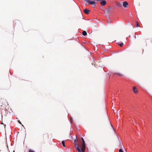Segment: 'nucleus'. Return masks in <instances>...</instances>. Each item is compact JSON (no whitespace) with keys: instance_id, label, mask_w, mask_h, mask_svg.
Returning <instances> with one entry per match:
<instances>
[{"instance_id":"1","label":"nucleus","mask_w":152,"mask_h":152,"mask_svg":"<svg viewBox=\"0 0 152 152\" xmlns=\"http://www.w3.org/2000/svg\"><path fill=\"white\" fill-rule=\"evenodd\" d=\"M85 1L86 2V3H88L89 4L92 5V7L94 8L95 6V4H96V3L94 1H91L90 0H83Z\"/></svg>"},{"instance_id":"2","label":"nucleus","mask_w":152,"mask_h":152,"mask_svg":"<svg viewBox=\"0 0 152 152\" xmlns=\"http://www.w3.org/2000/svg\"><path fill=\"white\" fill-rule=\"evenodd\" d=\"M81 140L83 141V145L82 146V151L83 152H84L85 150V148H86V145L85 144V141L83 137H81Z\"/></svg>"},{"instance_id":"3","label":"nucleus","mask_w":152,"mask_h":152,"mask_svg":"<svg viewBox=\"0 0 152 152\" xmlns=\"http://www.w3.org/2000/svg\"><path fill=\"white\" fill-rule=\"evenodd\" d=\"M100 3L101 5L104 6L106 4V1L104 0H101Z\"/></svg>"},{"instance_id":"4","label":"nucleus","mask_w":152,"mask_h":152,"mask_svg":"<svg viewBox=\"0 0 152 152\" xmlns=\"http://www.w3.org/2000/svg\"><path fill=\"white\" fill-rule=\"evenodd\" d=\"M132 90L134 93L136 94L138 92V89L136 86H134L133 87Z\"/></svg>"},{"instance_id":"5","label":"nucleus","mask_w":152,"mask_h":152,"mask_svg":"<svg viewBox=\"0 0 152 152\" xmlns=\"http://www.w3.org/2000/svg\"><path fill=\"white\" fill-rule=\"evenodd\" d=\"M84 13L86 14H88L90 12V10L88 9H85L83 10Z\"/></svg>"},{"instance_id":"6","label":"nucleus","mask_w":152,"mask_h":152,"mask_svg":"<svg viewBox=\"0 0 152 152\" xmlns=\"http://www.w3.org/2000/svg\"><path fill=\"white\" fill-rule=\"evenodd\" d=\"M43 138L44 140H46L48 138V134H45L43 135Z\"/></svg>"},{"instance_id":"7","label":"nucleus","mask_w":152,"mask_h":152,"mask_svg":"<svg viewBox=\"0 0 152 152\" xmlns=\"http://www.w3.org/2000/svg\"><path fill=\"white\" fill-rule=\"evenodd\" d=\"M128 5V3L126 1H124L123 3V6L125 8H127L128 7L127 5Z\"/></svg>"},{"instance_id":"8","label":"nucleus","mask_w":152,"mask_h":152,"mask_svg":"<svg viewBox=\"0 0 152 152\" xmlns=\"http://www.w3.org/2000/svg\"><path fill=\"white\" fill-rule=\"evenodd\" d=\"M116 5L118 7H122L121 4L119 2H117L116 3Z\"/></svg>"},{"instance_id":"9","label":"nucleus","mask_w":152,"mask_h":152,"mask_svg":"<svg viewBox=\"0 0 152 152\" xmlns=\"http://www.w3.org/2000/svg\"><path fill=\"white\" fill-rule=\"evenodd\" d=\"M76 149L79 152H82L79 148V146H77V147L76 148Z\"/></svg>"},{"instance_id":"10","label":"nucleus","mask_w":152,"mask_h":152,"mask_svg":"<svg viewBox=\"0 0 152 152\" xmlns=\"http://www.w3.org/2000/svg\"><path fill=\"white\" fill-rule=\"evenodd\" d=\"M82 34L84 36H86L87 35V33L86 31H84L83 32Z\"/></svg>"},{"instance_id":"11","label":"nucleus","mask_w":152,"mask_h":152,"mask_svg":"<svg viewBox=\"0 0 152 152\" xmlns=\"http://www.w3.org/2000/svg\"><path fill=\"white\" fill-rule=\"evenodd\" d=\"M76 139L75 140H74V144H75V148H76V147H77V146H78V145H77L76 143Z\"/></svg>"},{"instance_id":"12","label":"nucleus","mask_w":152,"mask_h":152,"mask_svg":"<svg viewBox=\"0 0 152 152\" xmlns=\"http://www.w3.org/2000/svg\"><path fill=\"white\" fill-rule=\"evenodd\" d=\"M115 74L116 75H119V76H123V75L122 74L119 73H115Z\"/></svg>"},{"instance_id":"13","label":"nucleus","mask_w":152,"mask_h":152,"mask_svg":"<svg viewBox=\"0 0 152 152\" xmlns=\"http://www.w3.org/2000/svg\"><path fill=\"white\" fill-rule=\"evenodd\" d=\"M62 144L63 146L64 147H65V145L64 141H62Z\"/></svg>"},{"instance_id":"14","label":"nucleus","mask_w":152,"mask_h":152,"mask_svg":"<svg viewBox=\"0 0 152 152\" xmlns=\"http://www.w3.org/2000/svg\"><path fill=\"white\" fill-rule=\"evenodd\" d=\"M119 45H120V46L121 47H122V46H123V43H122H122H120V44H119Z\"/></svg>"},{"instance_id":"15","label":"nucleus","mask_w":152,"mask_h":152,"mask_svg":"<svg viewBox=\"0 0 152 152\" xmlns=\"http://www.w3.org/2000/svg\"><path fill=\"white\" fill-rule=\"evenodd\" d=\"M118 152H123V151L121 149H120L119 150Z\"/></svg>"},{"instance_id":"16","label":"nucleus","mask_w":152,"mask_h":152,"mask_svg":"<svg viewBox=\"0 0 152 152\" xmlns=\"http://www.w3.org/2000/svg\"><path fill=\"white\" fill-rule=\"evenodd\" d=\"M29 152H35L31 149H30L29 150Z\"/></svg>"},{"instance_id":"17","label":"nucleus","mask_w":152,"mask_h":152,"mask_svg":"<svg viewBox=\"0 0 152 152\" xmlns=\"http://www.w3.org/2000/svg\"><path fill=\"white\" fill-rule=\"evenodd\" d=\"M136 26L137 27H138L139 26V24L137 23V24L136 25Z\"/></svg>"},{"instance_id":"18","label":"nucleus","mask_w":152,"mask_h":152,"mask_svg":"<svg viewBox=\"0 0 152 152\" xmlns=\"http://www.w3.org/2000/svg\"><path fill=\"white\" fill-rule=\"evenodd\" d=\"M118 140H119V141L120 142V145H121V142H120V140H119V138H118Z\"/></svg>"},{"instance_id":"19","label":"nucleus","mask_w":152,"mask_h":152,"mask_svg":"<svg viewBox=\"0 0 152 152\" xmlns=\"http://www.w3.org/2000/svg\"><path fill=\"white\" fill-rule=\"evenodd\" d=\"M18 122H19V123L20 124H21V122L20 121H19H19H18Z\"/></svg>"},{"instance_id":"20","label":"nucleus","mask_w":152,"mask_h":152,"mask_svg":"<svg viewBox=\"0 0 152 152\" xmlns=\"http://www.w3.org/2000/svg\"><path fill=\"white\" fill-rule=\"evenodd\" d=\"M94 1H100L101 0H94Z\"/></svg>"},{"instance_id":"21","label":"nucleus","mask_w":152,"mask_h":152,"mask_svg":"<svg viewBox=\"0 0 152 152\" xmlns=\"http://www.w3.org/2000/svg\"><path fill=\"white\" fill-rule=\"evenodd\" d=\"M111 126H112V128H113V129H114L113 127V126H112L111 124Z\"/></svg>"},{"instance_id":"22","label":"nucleus","mask_w":152,"mask_h":152,"mask_svg":"<svg viewBox=\"0 0 152 152\" xmlns=\"http://www.w3.org/2000/svg\"><path fill=\"white\" fill-rule=\"evenodd\" d=\"M108 9H109V10L110 9H111V8H108Z\"/></svg>"}]
</instances>
